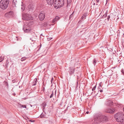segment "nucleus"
I'll list each match as a JSON object with an SVG mask.
<instances>
[{"instance_id": "obj_1", "label": "nucleus", "mask_w": 124, "mask_h": 124, "mask_svg": "<svg viewBox=\"0 0 124 124\" xmlns=\"http://www.w3.org/2000/svg\"><path fill=\"white\" fill-rule=\"evenodd\" d=\"M108 120L107 117L105 116L101 115L98 116L94 117V119L92 120V124H99V122L102 123L105 122Z\"/></svg>"}, {"instance_id": "obj_2", "label": "nucleus", "mask_w": 124, "mask_h": 124, "mask_svg": "<svg viewBox=\"0 0 124 124\" xmlns=\"http://www.w3.org/2000/svg\"><path fill=\"white\" fill-rule=\"evenodd\" d=\"M114 117L118 122L122 123L124 121V114L123 112H120L117 113L114 115Z\"/></svg>"}, {"instance_id": "obj_3", "label": "nucleus", "mask_w": 124, "mask_h": 124, "mask_svg": "<svg viewBox=\"0 0 124 124\" xmlns=\"http://www.w3.org/2000/svg\"><path fill=\"white\" fill-rule=\"evenodd\" d=\"M9 1V0H2L0 2V8L3 9H5L8 7Z\"/></svg>"}, {"instance_id": "obj_4", "label": "nucleus", "mask_w": 124, "mask_h": 124, "mask_svg": "<svg viewBox=\"0 0 124 124\" xmlns=\"http://www.w3.org/2000/svg\"><path fill=\"white\" fill-rule=\"evenodd\" d=\"M64 4V0H55L54 4L55 7L60 8L62 7Z\"/></svg>"}, {"instance_id": "obj_5", "label": "nucleus", "mask_w": 124, "mask_h": 124, "mask_svg": "<svg viewBox=\"0 0 124 124\" xmlns=\"http://www.w3.org/2000/svg\"><path fill=\"white\" fill-rule=\"evenodd\" d=\"M22 19L25 20L29 21L32 19V18L30 14L26 13L23 14Z\"/></svg>"}, {"instance_id": "obj_6", "label": "nucleus", "mask_w": 124, "mask_h": 124, "mask_svg": "<svg viewBox=\"0 0 124 124\" xmlns=\"http://www.w3.org/2000/svg\"><path fill=\"white\" fill-rule=\"evenodd\" d=\"M75 70V68L73 67H70L69 68L68 72L70 75H71L74 73Z\"/></svg>"}, {"instance_id": "obj_7", "label": "nucleus", "mask_w": 124, "mask_h": 124, "mask_svg": "<svg viewBox=\"0 0 124 124\" xmlns=\"http://www.w3.org/2000/svg\"><path fill=\"white\" fill-rule=\"evenodd\" d=\"M115 110L114 108H108L105 110V112L107 113H113Z\"/></svg>"}, {"instance_id": "obj_8", "label": "nucleus", "mask_w": 124, "mask_h": 124, "mask_svg": "<svg viewBox=\"0 0 124 124\" xmlns=\"http://www.w3.org/2000/svg\"><path fill=\"white\" fill-rule=\"evenodd\" d=\"M113 102L111 101L107 100L106 101L105 104L107 106H111L113 105Z\"/></svg>"}, {"instance_id": "obj_9", "label": "nucleus", "mask_w": 124, "mask_h": 124, "mask_svg": "<svg viewBox=\"0 0 124 124\" xmlns=\"http://www.w3.org/2000/svg\"><path fill=\"white\" fill-rule=\"evenodd\" d=\"M45 17V15L44 14L41 13L40 14L39 16V20L41 21L43 20Z\"/></svg>"}, {"instance_id": "obj_10", "label": "nucleus", "mask_w": 124, "mask_h": 124, "mask_svg": "<svg viewBox=\"0 0 124 124\" xmlns=\"http://www.w3.org/2000/svg\"><path fill=\"white\" fill-rule=\"evenodd\" d=\"M54 0H46L48 4L51 5L53 4Z\"/></svg>"}, {"instance_id": "obj_11", "label": "nucleus", "mask_w": 124, "mask_h": 124, "mask_svg": "<svg viewBox=\"0 0 124 124\" xmlns=\"http://www.w3.org/2000/svg\"><path fill=\"white\" fill-rule=\"evenodd\" d=\"M87 13H85L81 17L82 19L84 20V19H85L86 17L87 16Z\"/></svg>"}, {"instance_id": "obj_12", "label": "nucleus", "mask_w": 124, "mask_h": 124, "mask_svg": "<svg viewBox=\"0 0 124 124\" xmlns=\"http://www.w3.org/2000/svg\"><path fill=\"white\" fill-rule=\"evenodd\" d=\"M74 11H73L72 13L70 15L69 18V19L70 20H72L74 14Z\"/></svg>"}, {"instance_id": "obj_13", "label": "nucleus", "mask_w": 124, "mask_h": 124, "mask_svg": "<svg viewBox=\"0 0 124 124\" xmlns=\"http://www.w3.org/2000/svg\"><path fill=\"white\" fill-rule=\"evenodd\" d=\"M24 31L25 32H28L30 31L31 30V28H29L28 29H23Z\"/></svg>"}, {"instance_id": "obj_14", "label": "nucleus", "mask_w": 124, "mask_h": 124, "mask_svg": "<svg viewBox=\"0 0 124 124\" xmlns=\"http://www.w3.org/2000/svg\"><path fill=\"white\" fill-rule=\"evenodd\" d=\"M37 81V79L36 78L34 80L33 82L32 83V85H36Z\"/></svg>"}, {"instance_id": "obj_15", "label": "nucleus", "mask_w": 124, "mask_h": 124, "mask_svg": "<svg viewBox=\"0 0 124 124\" xmlns=\"http://www.w3.org/2000/svg\"><path fill=\"white\" fill-rule=\"evenodd\" d=\"M72 103L71 102L69 103L68 105L67 109H70V108H71L72 107Z\"/></svg>"}, {"instance_id": "obj_16", "label": "nucleus", "mask_w": 124, "mask_h": 124, "mask_svg": "<svg viewBox=\"0 0 124 124\" xmlns=\"http://www.w3.org/2000/svg\"><path fill=\"white\" fill-rule=\"evenodd\" d=\"M28 29L30 28L27 25H24L23 26V29H28Z\"/></svg>"}, {"instance_id": "obj_17", "label": "nucleus", "mask_w": 124, "mask_h": 124, "mask_svg": "<svg viewBox=\"0 0 124 124\" xmlns=\"http://www.w3.org/2000/svg\"><path fill=\"white\" fill-rule=\"evenodd\" d=\"M107 12L105 14L103 15L102 16V18H106L107 16Z\"/></svg>"}, {"instance_id": "obj_18", "label": "nucleus", "mask_w": 124, "mask_h": 124, "mask_svg": "<svg viewBox=\"0 0 124 124\" xmlns=\"http://www.w3.org/2000/svg\"><path fill=\"white\" fill-rule=\"evenodd\" d=\"M60 18V17H59L58 16H56L55 17V18L54 19V20L55 19H56V20L57 21L59 20Z\"/></svg>"}, {"instance_id": "obj_19", "label": "nucleus", "mask_w": 124, "mask_h": 124, "mask_svg": "<svg viewBox=\"0 0 124 124\" xmlns=\"http://www.w3.org/2000/svg\"><path fill=\"white\" fill-rule=\"evenodd\" d=\"M97 62V61L95 59H94L93 61V63L94 66L95 65V64Z\"/></svg>"}, {"instance_id": "obj_20", "label": "nucleus", "mask_w": 124, "mask_h": 124, "mask_svg": "<svg viewBox=\"0 0 124 124\" xmlns=\"http://www.w3.org/2000/svg\"><path fill=\"white\" fill-rule=\"evenodd\" d=\"M54 95V91H53L52 92V93L51 94V95L50 97V98H52L53 96Z\"/></svg>"}, {"instance_id": "obj_21", "label": "nucleus", "mask_w": 124, "mask_h": 124, "mask_svg": "<svg viewBox=\"0 0 124 124\" xmlns=\"http://www.w3.org/2000/svg\"><path fill=\"white\" fill-rule=\"evenodd\" d=\"M7 13L9 15H11L13 13V12L11 11Z\"/></svg>"}, {"instance_id": "obj_22", "label": "nucleus", "mask_w": 124, "mask_h": 124, "mask_svg": "<svg viewBox=\"0 0 124 124\" xmlns=\"http://www.w3.org/2000/svg\"><path fill=\"white\" fill-rule=\"evenodd\" d=\"M26 57H23L21 59V60L23 61L25 60L26 59Z\"/></svg>"}, {"instance_id": "obj_23", "label": "nucleus", "mask_w": 124, "mask_h": 124, "mask_svg": "<svg viewBox=\"0 0 124 124\" xmlns=\"http://www.w3.org/2000/svg\"><path fill=\"white\" fill-rule=\"evenodd\" d=\"M18 81L17 79H15L13 80H12V82L13 83H15L16 82H17Z\"/></svg>"}, {"instance_id": "obj_24", "label": "nucleus", "mask_w": 124, "mask_h": 124, "mask_svg": "<svg viewBox=\"0 0 124 124\" xmlns=\"http://www.w3.org/2000/svg\"><path fill=\"white\" fill-rule=\"evenodd\" d=\"M22 7L21 8V9H22V11H23L25 8L24 6H23V5H22Z\"/></svg>"}, {"instance_id": "obj_25", "label": "nucleus", "mask_w": 124, "mask_h": 124, "mask_svg": "<svg viewBox=\"0 0 124 124\" xmlns=\"http://www.w3.org/2000/svg\"><path fill=\"white\" fill-rule=\"evenodd\" d=\"M45 87L44 86V85H43L42 86V89L41 90V91H43V92H44L45 91Z\"/></svg>"}, {"instance_id": "obj_26", "label": "nucleus", "mask_w": 124, "mask_h": 124, "mask_svg": "<svg viewBox=\"0 0 124 124\" xmlns=\"http://www.w3.org/2000/svg\"><path fill=\"white\" fill-rule=\"evenodd\" d=\"M45 115L43 114L42 113L40 116L41 118H44L45 117Z\"/></svg>"}, {"instance_id": "obj_27", "label": "nucleus", "mask_w": 124, "mask_h": 124, "mask_svg": "<svg viewBox=\"0 0 124 124\" xmlns=\"http://www.w3.org/2000/svg\"><path fill=\"white\" fill-rule=\"evenodd\" d=\"M100 0H96V5H100V4H98Z\"/></svg>"}, {"instance_id": "obj_28", "label": "nucleus", "mask_w": 124, "mask_h": 124, "mask_svg": "<svg viewBox=\"0 0 124 124\" xmlns=\"http://www.w3.org/2000/svg\"><path fill=\"white\" fill-rule=\"evenodd\" d=\"M4 59L3 57H0V62H2Z\"/></svg>"}, {"instance_id": "obj_29", "label": "nucleus", "mask_w": 124, "mask_h": 124, "mask_svg": "<svg viewBox=\"0 0 124 124\" xmlns=\"http://www.w3.org/2000/svg\"><path fill=\"white\" fill-rule=\"evenodd\" d=\"M44 38L43 36L42 35V34H41L40 35V39H42V40L43 38Z\"/></svg>"}, {"instance_id": "obj_30", "label": "nucleus", "mask_w": 124, "mask_h": 124, "mask_svg": "<svg viewBox=\"0 0 124 124\" xmlns=\"http://www.w3.org/2000/svg\"><path fill=\"white\" fill-rule=\"evenodd\" d=\"M121 104H117L116 105V106L117 107L119 108L121 107Z\"/></svg>"}, {"instance_id": "obj_31", "label": "nucleus", "mask_w": 124, "mask_h": 124, "mask_svg": "<svg viewBox=\"0 0 124 124\" xmlns=\"http://www.w3.org/2000/svg\"><path fill=\"white\" fill-rule=\"evenodd\" d=\"M4 83L6 85V86H7L8 87V84L7 82V81H5L4 82Z\"/></svg>"}, {"instance_id": "obj_32", "label": "nucleus", "mask_w": 124, "mask_h": 124, "mask_svg": "<svg viewBox=\"0 0 124 124\" xmlns=\"http://www.w3.org/2000/svg\"><path fill=\"white\" fill-rule=\"evenodd\" d=\"M23 50H20L19 51V53H20V55L21 54H23L22 53L23 52Z\"/></svg>"}, {"instance_id": "obj_33", "label": "nucleus", "mask_w": 124, "mask_h": 124, "mask_svg": "<svg viewBox=\"0 0 124 124\" xmlns=\"http://www.w3.org/2000/svg\"><path fill=\"white\" fill-rule=\"evenodd\" d=\"M16 0H13V4L15 5L16 4Z\"/></svg>"}, {"instance_id": "obj_34", "label": "nucleus", "mask_w": 124, "mask_h": 124, "mask_svg": "<svg viewBox=\"0 0 124 124\" xmlns=\"http://www.w3.org/2000/svg\"><path fill=\"white\" fill-rule=\"evenodd\" d=\"M54 19H53V21H52V23H55L57 21L56 20V19H55L54 20Z\"/></svg>"}, {"instance_id": "obj_35", "label": "nucleus", "mask_w": 124, "mask_h": 124, "mask_svg": "<svg viewBox=\"0 0 124 124\" xmlns=\"http://www.w3.org/2000/svg\"><path fill=\"white\" fill-rule=\"evenodd\" d=\"M121 72L123 75H124V70L123 69H121Z\"/></svg>"}, {"instance_id": "obj_36", "label": "nucleus", "mask_w": 124, "mask_h": 124, "mask_svg": "<svg viewBox=\"0 0 124 124\" xmlns=\"http://www.w3.org/2000/svg\"><path fill=\"white\" fill-rule=\"evenodd\" d=\"M96 87V85L95 86L93 87L92 88V90L93 91L94 90H95Z\"/></svg>"}, {"instance_id": "obj_37", "label": "nucleus", "mask_w": 124, "mask_h": 124, "mask_svg": "<svg viewBox=\"0 0 124 124\" xmlns=\"http://www.w3.org/2000/svg\"><path fill=\"white\" fill-rule=\"evenodd\" d=\"M9 16V15H8V14L6 13L5 14V17H8V16Z\"/></svg>"}, {"instance_id": "obj_38", "label": "nucleus", "mask_w": 124, "mask_h": 124, "mask_svg": "<svg viewBox=\"0 0 124 124\" xmlns=\"http://www.w3.org/2000/svg\"><path fill=\"white\" fill-rule=\"evenodd\" d=\"M52 39V38H47V39L48 41H50Z\"/></svg>"}, {"instance_id": "obj_39", "label": "nucleus", "mask_w": 124, "mask_h": 124, "mask_svg": "<svg viewBox=\"0 0 124 124\" xmlns=\"http://www.w3.org/2000/svg\"><path fill=\"white\" fill-rule=\"evenodd\" d=\"M46 106V103H44L43 104V106L44 107V108H45V107Z\"/></svg>"}, {"instance_id": "obj_40", "label": "nucleus", "mask_w": 124, "mask_h": 124, "mask_svg": "<svg viewBox=\"0 0 124 124\" xmlns=\"http://www.w3.org/2000/svg\"><path fill=\"white\" fill-rule=\"evenodd\" d=\"M110 18V16L109 15L108 16L107 19L108 21L109 20Z\"/></svg>"}, {"instance_id": "obj_41", "label": "nucleus", "mask_w": 124, "mask_h": 124, "mask_svg": "<svg viewBox=\"0 0 124 124\" xmlns=\"http://www.w3.org/2000/svg\"><path fill=\"white\" fill-rule=\"evenodd\" d=\"M54 78L53 77L52 78L51 80V82L52 84V82H53V81H54Z\"/></svg>"}, {"instance_id": "obj_42", "label": "nucleus", "mask_w": 124, "mask_h": 124, "mask_svg": "<svg viewBox=\"0 0 124 124\" xmlns=\"http://www.w3.org/2000/svg\"><path fill=\"white\" fill-rule=\"evenodd\" d=\"M22 107H23V108H26V106L25 105H22Z\"/></svg>"}, {"instance_id": "obj_43", "label": "nucleus", "mask_w": 124, "mask_h": 124, "mask_svg": "<svg viewBox=\"0 0 124 124\" xmlns=\"http://www.w3.org/2000/svg\"><path fill=\"white\" fill-rule=\"evenodd\" d=\"M29 121L31 122H34V120H30Z\"/></svg>"}, {"instance_id": "obj_44", "label": "nucleus", "mask_w": 124, "mask_h": 124, "mask_svg": "<svg viewBox=\"0 0 124 124\" xmlns=\"http://www.w3.org/2000/svg\"><path fill=\"white\" fill-rule=\"evenodd\" d=\"M100 91L101 92H103V90L102 89H101L100 90Z\"/></svg>"}, {"instance_id": "obj_45", "label": "nucleus", "mask_w": 124, "mask_h": 124, "mask_svg": "<svg viewBox=\"0 0 124 124\" xmlns=\"http://www.w3.org/2000/svg\"><path fill=\"white\" fill-rule=\"evenodd\" d=\"M101 83H100L99 84V86H100L101 87H102V86H101Z\"/></svg>"}, {"instance_id": "obj_46", "label": "nucleus", "mask_w": 124, "mask_h": 124, "mask_svg": "<svg viewBox=\"0 0 124 124\" xmlns=\"http://www.w3.org/2000/svg\"><path fill=\"white\" fill-rule=\"evenodd\" d=\"M89 113V112L88 111H87L86 113V114H88Z\"/></svg>"}, {"instance_id": "obj_47", "label": "nucleus", "mask_w": 124, "mask_h": 124, "mask_svg": "<svg viewBox=\"0 0 124 124\" xmlns=\"http://www.w3.org/2000/svg\"><path fill=\"white\" fill-rule=\"evenodd\" d=\"M62 102H60V105L61 106L62 104Z\"/></svg>"}, {"instance_id": "obj_48", "label": "nucleus", "mask_w": 124, "mask_h": 124, "mask_svg": "<svg viewBox=\"0 0 124 124\" xmlns=\"http://www.w3.org/2000/svg\"><path fill=\"white\" fill-rule=\"evenodd\" d=\"M56 90H55V96H56Z\"/></svg>"}, {"instance_id": "obj_49", "label": "nucleus", "mask_w": 124, "mask_h": 124, "mask_svg": "<svg viewBox=\"0 0 124 124\" xmlns=\"http://www.w3.org/2000/svg\"><path fill=\"white\" fill-rule=\"evenodd\" d=\"M108 0H106V4L108 2Z\"/></svg>"}, {"instance_id": "obj_50", "label": "nucleus", "mask_w": 124, "mask_h": 124, "mask_svg": "<svg viewBox=\"0 0 124 124\" xmlns=\"http://www.w3.org/2000/svg\"><path fill=\"white\" fill-rule=\"evenodd\" d=\"M8 63V62H7V61L6 62V64L7 63Z\"/></svg>"}, {"instance_id": "obj_51", "label": "nucleus", "mask_w": 124, "mask_h": 124, "mask_svg": "<svg viewBox=\"0 0 124 124\" xmlns=\"http://www.w3.org/2000/svg\"><path fill=\"white\" fill-rule=\"evenodd\" d=\"M8 63V62H7V61L6 62V64L7 63Z\"/></svg>"}, {"instance_id": "obj_52", "label": "nucleus", "mask_w": 124, "mask_h": 124, "mask_svg": "<svg viewBox=\"0 0 124 124\" xmlns=\"http://www.w3.org/2000/svg\"><path fill=\"white\" fill-rule=\"evenodd\" d=\"M95 3H94L93 4V5H95Z\"/></svg>"}, {"instance_id": "obj_53", "label": "nucleus", "mask_w": 124, "mask_h": 124, "mask_svg": "<svg viewBox=\"0 0 124 124\" xmlns=\"http://www.w3.org/2000/svg\"><path fill=\"white\" fill-rule=\"evenodd\" d=\"M109 76H110L111 75V74H110V75L109 74Z\"/></svg>"}, {"instance_id": "obj_54", "label": "nucleus", "mask_w": 124, "mask_h": 124, "mask_svg": "<svg viewBox=\"0 0 124 124\" xmlns=\"http://www.w3.org/2000/svg\"><path fill=\"white\" fill-rule=\"evenodd\" d=\"M123 110L124 111V108H123Z\"/></svg>"}, {"instance_id": "obj_55", "label": "nucleus", "mask_w": 124, "mask_h": 124, "mask_svg": "<svg viewBox=\"0 0 124 124\" xmlns=\"http://www.w3.org/2000/svg\"><path fill=\"white\" fill-rule=\"evenodd\" d=\"M30 40H32V39H31L30 38Z\"/></svg>"}, {"instance_id": "obj_56", "label": "nucleus", "mask_w": 124, "mask_h": 124, "mask_svg": "<svg viewBox=\"0 0 124 124\" xmlns=\"http://www.w3.org/2000/svg\"><path fill=\"white\" fill-rule=\"evenodd\" d=\"M32 40V41H33V40Z\"/></svg>"}, {"instance_id": "obj_57", "label": "nucleus", "mask_w": 124, "mask_h": 124, "mask_svg": "<svg viewBox=\"0 0 124 124\" xmlns=\"http://www.w3.org/2000/svg\"><path fill=\"white\" fill-rule=\"evenodd\" d=\"M31 107H32V106L31 105Z\"/></svg>"}, {"instance_id": "obj_58", "label": "nucleus", "mask_w": 124, "mask_h": 124, "mask_svg": "<svg viewBox=\"0 0 124 124\" xmlns=\"http://www.w3.org/2000/svg\"><path fill=\"white\" fill-rule=\"evenodd\" d=\"M77 83H78V81H77Z\"/></svg>"}]
</instances>
